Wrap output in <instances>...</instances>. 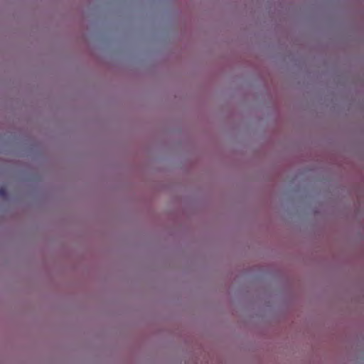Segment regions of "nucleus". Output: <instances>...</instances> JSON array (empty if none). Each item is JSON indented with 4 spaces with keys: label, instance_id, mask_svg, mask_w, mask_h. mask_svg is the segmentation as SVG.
Masks as SVG:
<instances>
[{
    "label": "nucleus",
    "instance_id": "nucleus-1",
    "mask_svg": "<svg viewBox=\"0 0 364 364\" xmlns=\"http://www.w3.org/2000/svg\"><path fill=\"white\" fill-rule=\"evenodd\" d=\"M0 196L1 197L6 196V191L4 187H0Z\"/></svg>",
    "mask_w": 364,
    "mask_h": 364
}]
</instances>
